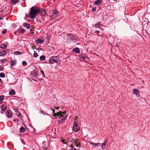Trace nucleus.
I'll return each mask as SVG.
<instances>
[{
    "label": "nucleus",
    "instance_id": "obj_51",
    "mask_svg": "<svg viewBox=\"0 0 150 150\" xmlns=\"http://www.w3.org/2000/svg\"><path fill=\"white\" fill-rule=\"evenodd\" d=\"M68 35L71 36V34H69Z\"/></svg>",
    "mask_w": 150,
    "mask_h": 150
},
{
    "label": "nucleus",
    "instance_id": "obj_57",
    "mask_svg": "<svg viewBox=\"0 0 150 150\" xmlns=\"http://www.w3.org/2000/svg\"><path fill=\"white\" fill-rule=\"evenodd\" d=\"M76 146L77 147L78 146L77 145Z\"/></svg>",
    "mask_w": 150,
    "mask_h": 150
},
{
    "label": "nucleus",
    "instance_id": "obj_16",
    "mask_svg": "<svg viewBox=\"0 0 150 150\" xmlns=\"http://www.w3.org/2000/svg\"><path fill=\"white\" fill-rule=\"evenodd\" d=\"M102 2V1H100V0H97L95 2L94 4H95L97 6H99Z\"/></svg>",
    "mask_w": 150,
    "mask_h": 150
},
{
    "label": "nucleus",
    "instance_id": "obj_27",
    "mask_svg": "<svg viewBox=\"0 0 150 150\" xmlns=\"http://www.w3.org/2000/svg\"><path fill=\"white\" fill-rule=\"evenodd\" d=\"M1 110L4 111H5L6 109V108L3 105H1Z\"/></svg>",
    "mask_w": 150,
    "mask_h": 150
},
{
    "label": "nucleus",
    "instance_id": "obj_29",
    "mask_svg": "<svg viewBox=\"0 0 150 150\" xmlns=\"http://www.w3.org/2000/svg\"><path fill=\"white\" fill-rule=\"evenodd\" d=\"M57 116L59 118H60L63 116V115H62V114L60 113V111H59L58 113H57Z\"/></svg>",
    "mask_w": 150,
    "mask_h": 150
},
{
    "label": "nucleus",
    "instance_id": "obj_56",
    "mask_svg": "<svg viewBox=\"0 0 150 150\" xmlns=\"http://www.w3.org/2000/svg\"><path fill=\"white\" fill-rule=\"evenodd\" d=\"M41 112L43 113H44L43 112V111H41Z\"/></svg>",
    "mask_w": 150,
    "mask_h": 150
},
{
    "label": "nucleus",
    "instance_id": "obj_1",
    "mask_svg": "<svg viewBox=\"0 0 150 150\" xmlns=\"http://www.w3.org/2000/svg\"><path fill=\"white\" fill-rule=\"evenodd\" d=\"M40 10L37 7L33 6L30 8V11L29 12V16L30 18L34 19L35 18L36 15L40 12Z\"/></svg>",
    "mask_w": 150,
    "mask_h": 150
},
{
    "label": "nucleus",
    "instance_id": "obj_13",
    "mask_svg": "<svg viewBox=\"0 0 150 150\" xmlns=\"http://www.w3.org/2000/svg\"><path fill=\"white\" fill-rule=\"evenodd\" d=\"M38 76L37 74H33V72H31L30 74V77L32 78H37Z\"/></svg>",
    "mask_w": 150,
    "mask_h": 150
},
{
    "label": "nucleus",
    "instance_id": "obj_53",
    "mask_svg": "<svg viewBox=\"0 0 150 150\" xmlns=\"http://www.w3.org/2000/svg\"><path fill=\"white\" fill-rule=\"evenodd\" d=\"M43 75V76H42V77H43V76H45V75Z\"/></svg>",
    "mask_w": 150,
    "mask_h": 150
},
{
    "label": "nucleus",
    "instance_id": "obj_25",
    "mask_svg": "<svg viewBox=\"0 0 150 150\" xmlns=\"http://www.w3.org/2000/svg\"><path fill=\"white\" fill-rule=\"evenodd\" d=\"M45 59V57L44 55H42L40 57V59L41 61L44 60Z\"/></svg>",
    "mask_w": 150,
    "mask_h": 150
},
{
    "label": "nucleus",
    "instance_id": "obj_9",
    "mask_svg": "<svg viewBox=\"0 0 150 150\" xmlns=\"http://www.w3.org/2000/svg\"><path fill=\"white\" fill-rule=\"evenodd\" d=\"M94 26L95 28H101L103 26L100 24V23L98 22L95 24Z\"/></svg>",
    "mask_w": 150,
    "mask_h": 150
},
{
    "label": "nucleus",
    "instance_id": "obj_8",
    "mask_svg": "<svg viewBox=\"0 0 150 150\" xmlns=\"http://www.w3.org/2000/svg\"><path fill=\"white\" fill-rule=\"evenodd\" d=\"M7 116L8 117L10 118L12 117V113L10 110H8L6 111Z\"/></svg>",
    "mask_w": 150,
    "mask_h": 150
},
{
    "label": "nucleus",
    "instance_id": "obj_20",
    "mask_svg": "<svg viewBox=\"0 0 150 150\" xmlns=\"http://www.w3.org/2000/svg\"><path fill=\"white\" fill-rule=\"evenodd\" d=\"M20 131L21 132L23 133L25 132V129L23 127L21 126L20 129Z\"/></svg>",
    "mask_w": 150,
    "mask_h": 150
},
{
    "label": "nucleus",
    "instance_id": "obj_36",
    "mask_svg": "<svg viewBox=\"0 0 150 150\" xmlns=\"http://www.w3.org/2000/svg\"><path fill=\"white\" fill-rule=\"evenodd\" d=\"M16 114V115L17 116H18V117H19V115H20L21 114L19 112H17Z\"/></svg>",
    "mask_w": 150,
    "mask_h": 150
},
{
    "label": "nucleus",
    "instance_id": "obj_49",
    "mask_svg": "<svg viewBox=\"0 0 150 150\" xmlns=\"http://www.w3.org/2000/svg\"><path fill=\"white\" fill-rule=\"evenodd\" d=\"M16 120V119L13 120V121H15Z\"/></svg>",
    "mask_w": 150,
    "mask_h": 150
},
{
    "label": "nucleus",
    "instance_id": "obj_31",
    "mask_svg": "<svg viewBox=\"0 0 150 150\" xmlns=\"http://www.w3.org/2000/svg\"><path fill=\"white\" fill-rule=\"evenodd\" d=\"M38 56V54L36 52H34L33 54V57H37Z\"/></svg>",
    "mask_w": 150,
    "mask_h": 150
},
{
    "label": "nucleus",
    "instance_id": "obj_32",
    "mask_svg": "<svg viewBox=\"0 0 150 150\" xmlns=\"http://www.w3.org/2000/svg\"><path fill=\"white\" fill-rule=\"evenodd\" d=\"M4 99V96H0V101H1L3 100Z\"/></svg>",
    "mask_w": 150,
    "mask_h": 150
},
{
    "label": "nucleus",
    "instance_id": "obj_3",
    "mask_svg": "<svg viewBox=\"0 0 150 150\" xmlns=\"http://www.w3.org/2000/svg\"><path fill=\"white\" fill-rule=\"evenodd\" d=\"M59 61V58L57 56H52L49 59L50 62L52 64L54 63H57Z\"/></svg>",
    "mask_w": 150,
    "mask_h": 150
},
{
    "label": "nucleus",
    "instance_id": "obj_55",
    "mask_svg": "<svg viewBox=\"0 0 150 150\" xmlns=\"http://www.w3.org/2000/svg\"><path fill=\"white\" fill-rule=\"evenodd\" d=\"M117 0H113V1H117Z\"/></svg>",
    "mask_w": 150,
    "mask_h": 150
},
{
    "label": "nucleus",
    "instance_id": "obj_52",
    "mask_svg": "<svg viewBox=\"0 0 150 150\" xmlns=\"http://www.w3.org/2000/svg\"><path fill=\"white\" fill-rule=\"evenodd\" d=\"M43 75V76H42V77H43V76H45V75Z\"/></svg>",
    "mask_w": 150,
    "mask_h": 150
},
{
    "label": "nucleus",
    "instance_id": "obj_40",
    "mask_svg": "<svg viewBox=\"0 0 150 150\" xmlns=\"http://www.w3.org/2000/svg\"><path fill=\"white\" fill-rule=\"evenodd\" d=\"M61 141L64 144H67L65 142H64V141L63 140H62Z\"/></svg>",
    "mask_w": 150,
    "mask_h": 150
},
{
    "label": "nucleus",
    "instance_id": "obj_6",
    "mask_svg": "<svg viewBox=\"0 0 150 150\" xmlns=\"http://www.w3.org/2000/svg\"><path fill=\"white\" fill-rule=\"evenodd\" d=\"M132 91L133 93L136 96L139 97L140 96L139 91L138 89L134 88L133 89Z\"/></svg>",
    "mask_w": 150,
    "mask_h": 150
},
{
    "label": "nucleus",
    "instance_id": "obj_48",
    "mask_svg": "<svg viewBox=\"0 0 150 150\" xmlns=\"http://www.w3.org/2000/svg\"><path fill=\"white\" fill-rule=\"evenodd\" d=\"M3 19V18H0V20H2Z\"/></svg>",
    "mask_w": 150,
    "mask_h": 150
},
{
    "label": "nucleus",
    "instance_id": "obj_15",
    "mask_svg": "<svg viewBox=\"0 0 150 150\" xmlns=\"http://www.w3.org/2000/svg\"><path fill=\"white\" fill-rule=\"evenodd\" d=\"M19 0H13L10 1V3L12 4H15L16 3L19 2Z\"/></svg>",
    "mask_w": 150,
    "mask_h": 150
},
{
    "label": "nucleus",
    "instance_id": "obj_37",
    "mask_svg": "<svg viewBox=\"0 0 150 150\" xmlns=\"http://www.w3.org/2000/svg\"><path fill=\"white\" fill-rule=\"evenodd\" d=\"M60 113H61V114H62V115H64L66 113V112H61V111H60Z\"/></svg>",
    "mask_w": 150,
    "mask_h": 150
},
{
    "label": "nucleus",
    "instance_id": "obj_50",
    "mask_svg": "<svg viewBox=\"0 0 150 150\" xmlns=\"http://www.w3.org/2000/svg\"><path fill=\"white\" fill-rule=\"evenodd\" d=\"M18 110H15V111H16V112H18Z\"/></svg>",
    "mask_w": 150,
    "mask_h": 150
},
{
    "label": "nucleus",
    "instance_id": "obj_10",
    "mask_svg": "<svg viewBox=\"0 0 150 150\" xmlns=\"http://www.w3.org/2000/svg\"><path fill=\"white\" fill-rule=\"evenodd\" d=\"M107 142L106 140H105L104 141L103 143H102L101 144V148L102 149H105L106 148V144H107Z\"/></svg>",
    "mask_w": 150,
    "mask_h": 150
},
{
    "label": "nucleus",
    "instance_id": "obj_35",
    "mask_svg": "<svg viewBox=\"0 0 150 150\" xmlns=\"http://www.w3.org/2000/svg\"><path fill=\"white\" fill-rule=\"evenodd\" d=\"M80 58L83 59L84 60L85 59V57H84V56L82 55H81L79 56Z\"/></svg>",
    "mask_w": 150,
    "mask_h": 150
},
{
    "label": "nucleus",
    "instance_id": "obj_17",
    "mask_svg": "<svg viewBox=\"0 0 150 150\" xmlns=\"http://www.w3.org/2000/svg\"><path fill=\"white\" fill-rule=\"evenodd\" d=\"M38 69L36 68H35V69H34L33 71H31V72H33V73L34 74H37L38 75Z\"/></svg>",
    "mask_w": 150,
    "mask_h": 150
},
{
    "label": "nucleus",
    "instance_id": "obj_5",
    "mask_svg": "<svg viewBox=\"0 0 150 150\" xmlns=\"http://www.w3.org/2000/svg\"><path fill=\"white\" fill-rule=\"evenodd\" d=\"M52 18H55L58 15L59 12L57 10H54L52 11Z\"/></svg>",
    "mask_w": 150,
    "mask_h": 150
},
{
    "label": "nucleus",
    "instance_id": "obj_11",
    "mask_svg": "<svg viewBox=\"0 0 150 150\" xmlns=\"http://www.w3.org/2000/svg\"><path fill=\"white\" fill-rule=\"evenodd\" d=\"M23 25L25 27L27 28L28 29H29L30 28V24L27 23H24L23 24Z\"/></svg>",
    "mask_w": 150,
    "mask_h": 150
},
{
    "label": "nucleus",
    "instance_id": "obj_38",
    "mask_svg": "<svg viewBox=\"0 0 150 150\" xmlns=\"http://www.w3.org/2000/svg\"><path fill=\"white\" fill-rule=\"evenodd\" d=\"M92 10L93 11H96V8H93Z\"/></svg>",
    "mask_w": 150,
    "mask_h": 150
},
{
    "label": "nucleus",
    "instance_id": "obj_24",
    "mask_svg": "<svg viewBox=\"0 0 150 150\" xmlns=\"http://www.w3.org/2000/svg\"><path fill=\"white\" fill-rule=\"evenodd\" d=\"M11 63L12 66L15 65L16 64V60H13L11 61Z\"/></svg>",
    "mask_w": 150,
    "mask_h": 150
},
{
    "label": "nucleus",
    "instance_id": "obj_4",
    "mask_svg": "<svg viewBox=\"0 0 150 150\" xmlns=\"http://www.w3.org/2000/svg\"><path fill=\"white\" fill-rule=\"evenodd\" d=\"M42 147L43 149L47 150L49 148V144L48 143L46 142H43Z\"/></svg>",
    "mask_w": 150,
    "mask_h": 150
},
{
    "label": "nucleus",
    "instance_id": "obj_30",
    "mask_svg": "<svg viewBox=\"0 0 150 150\" xmlns=\"http://www.w3.org/2000/svg\"><path fill=\"white\" fill-rule=\"evenodd\" d=\"M5 76V75L3 73H0V77L1 78H4Z\"/></svg>",
    "mask_w": 150,
    "mask_h": 150
},
{
    "label": "nucleus",
    "instance_id": "obj_7",
    "mask_svg": "<svg viewBox=\"0 0 150 150\" xmlns=\"http://www.w3.org/2000/svg\"><path fill=\"white\" fill-rule=\"evenodd\" d=\"M67 115H66L63 118L60 119L58 121V122L59 124H61L62 123L64 122V121H65L67 119Z\"/></svg>",
    "mask_w": 150,
    "mask_h": 150
},
{
    "label": "nucleus",
    "instance_id": "obj_42",
    "mask_svg": "<svg viewBox=\"0 0 150 150\" xmlns=\"http://www.w3.org/2000/svg\"><path fill=\"white\" fill-rule=\"evenodd\" d=\"M53 113L54 114V115H53L54 117H56V116H57V114L55 113Z\"/></svg>",
    "mask_w": 150,
    "mask_h": 150
},
{
    "label": "nucleus",
    "instance_id": "obj_41",
    "mask_svg": "<svg viewBox=\"0 0 150 150\" xmlns=\"http://www.w3.org/2000/svg\"><path fill=\"white\" fill-rule=\"evenodd\" d=\"M94 33H98V35L99 36V31H97V30H96L95 31V32H94Z\"/></svg>",
    "mask_w": 150,
    "mask_h": 150
},
{
    "label": "nucleus",
    "instance_id": "obj_23",
    "mask_svg": "<svg viewBox=\"0 0 150 150\" xmlns=\"http://www.w3.org/2000/svg\"><path fill=\"white\" fill-rule=\"evenodd\" d=\"M25 31V30L23 29H21L18 30V33H23Z\"/></svg>",
    "mask_w": 150,
    "mask_h": 150
},
{
    "label": "nucleus",
    "instance_id": "obj_28",
    "mask_svg": "<svg viewBox=\"0 0 150 150\" xmlns=\"http://www.w3.org/2000/svg\"><path fill=\"white\" fill-rule=\"evenodd\" d=\"M1 62L2 63H5L7 62V60L6 59H1Z\"/></svg>",
    "mask_w": 150,
    "mask_h": 150
},
{
    "label": "nucleus",
    "instance_id": "obj_18",
    "mask_svg": "<svg viewBox=\"0 0 150 150\" xmlns=\"http://www.w3.org/2000/svg\"><path fill=\"white\" fill-rule=\"evenodd\" d=\"M15 94L16 92L13 89H12L9 93V94L10 95H14Z\"/></svg>",
    "mask_w": 150,
    "mask_h": 150
},
{
    "label": "nucleus",
    "instance_id": "obj_12",
    "mask_svg": "<svg viewBox=\"0 0 150 150\" xmlns=\"http://www.w3.org/2000/svg\"><path fill=\"white\" fill-rule=\"evenodd\" d=\"M73 50L76 53L79 54L80 52V49L78 47H76L74 48Z\"/></svg>",
    "mask_w": 150,
    "mask_h": 150
},
{
    "label": "nucleus",
    "instance_id": "obj_54",
    "mask_svg": "<svg viewBox=\"0 0 150 150\" xmlns=\"http://www.w3.org/2000/svg\"><path fill=\"white\" fill-rule=\"evenodd\" d=\"M17 120L18 121H19V119H17V120Z\"/></svg>",
    "mask_w": 150,
    "mask_h": 150
},
{
    "label": "nucleus",
    "instance_id": "obj_22",
    "mask_svg": "<svg viewBox=\"0 0 150 150\" xmlns=\"http://www.w3.org/2000/svg\"><path fill=\"white\" fill-rule=\"evenodd\" d=\"M7 47V46L6 45H5L4 44H3L1 45L0 46V47L2 49H4L6 48Z\"/></svg>",
    "mask_w": 150,
    "mask_h": 150
},
{
    "label": "nucleus",
    "instance_id": "obj_43",
    "mask_svg": "<svg viewBox=\"0 0 150 150\" xmlns=\"http://www.w3.org/2000/svg\"><path fill=\"white\" fill-rule=\"evenodd\" d=\"M51 109V110H52V113H54L55 111H54V109H52V108H51V109Z\"/></svg>",
    "mask_w": 150,
    "mask_h": 150
},
{
    "label": "nucleus",
    "instance_id": "obj_21",
    "mask_svg": "<svg viewBox=\"0 0 150 150\" xmlns=\"http://www.w3.org/2000/svg\"><path fill=\"white\" fill-rule=\"evenodd\" d=\"M36 42L38 43L41 44L43 42V41L41 39H38L37 40V41H36Z\"/></svg>",
    "mask_w": 150,
    "mask_h": 150
},
{
    "label": "nucleus",
    "instance_id": "obj_39",
    "mask_svg": "<svg viewBox=\"0 0 150 150\" xmlns=\"http://www.w3.org/2000/svg\"><path fill=\"white\" fill-rule=\"evenodd\" d=\"M3 67L2 66H0V71H1L3 70Z\"/></svg>",
    "mask_w": 150,
    "mask_h": 150
},
{
    "label": "nucleus",
    "instance_id": "obj_33",
    "mask_svg": "<svg viewBox=\"0 0 150 150\" xmlns=\"http://www.w3.org/2000/svg\"><path fill=\"white\" fill-rule=\"evenodd\" d=\"M22 64L23 66H26L27 65V63L25 61H23L22 62Z\"/></svg>",
    "mask_w": 150,
    "mask_h": 150
},
{
    "label": "nucleus",
    "instance_id": "obj_46",
    "mask_svg": "<svg viewBox=\"0 0 150 150\" xmlns=\"http://www.w3.org/2000/svg\"><path fill=\"white\" fill-rule=\"evenodd\" d=\"M42 73V75H44V72L43 71H41Z\"/></svg>",
    "mask_w": 150,
    "mask_h": 150
},
{
    "label": "nucleus",
    "instance_id": "obj_47",
    "mask_svg": "<svg viewBox=\"0 0 150 150\" xmlns=\"http://www.w3.org/2000/svg\"><path fill=\"white\" fill-rule=\"evenodd\" d=\"M42 11H44V12H45V10H42Z\"/></svg>",
    "mask_w": 150,
    "mask_h": 150
},
{
    "label": "nucleus",
    "instance_id": "obj_2",
    "mask_svg": "<svg viewBox=\"0 0 150 150\" xmlns=\"http://www.w3.org/2000/svg\"><path fill=\"white\" fill-rule=\"evenodd\" d=\"M78 120L76 119H74V121L73 123V130L75 132H78L80 129V128L78 126Z\"/></svg>",
    "mask_w": 150,
    "mask_h": 150
},
{
    "label": "nucleus",
    "instance_id": "obj_44",
    "mask_svg": "<svg viewBox=\"0 0 150 150\" xmlns=\"http://www.w3.org/2000/svg\"><path fill=\"white\" fill-rule=\"evenodd\" d=\"M54 108H55L57 110H58L59 108V107H56L55 106L54 107Z\"/></svg>",
    "mask_w": 150,
    "mask_h": 150
},
{
    "label": "nucleus",
    "instance_id": "obj_34",
    "mask_svg": "<svg viewBox=\"0 0 150 150\" xmlns=\"http://www.w3.org/2000/svg\"><path fill=\"white\" fill-rule=\"evenodd\" d=\"M7 32V30L6 29H4L2 31V33L3 34H4Z\"/></svg>",
    "mask_w": 150,
    "mask_h": 150
},
{
    "label": "nucleus",
    "instance_id": "obj_26",
    "mask_svg": "<svg viewBox=\"0 0 150 150\" xmlns=\"http://www.w3.org/2000/svg\"><path fill=\"white\" fill-rule=\"evenodd\" d=\"M13 54L16 55H18L21 54H22L20 51H15L13 53Z\"/></svg>",
    "mask_w": 150,
    "mask_h": 150
},
{
    "label": "nucleus",
    "instance_id": "obj_45",
    "mask_svg": "<svg viewBox=\"0 0 150 150\" xmlns=\"http://www.w3.org/2000/svg\"><path fill=\"white\" fill-rule=\"evenodd\" d=\"M37 50H42V49L40 48H39L37 49Z\"/></svg>",
    "mask_w": 150,
    "mask_h": 150
},
{
    "label": "nucleus",
    "instance_id": "obj_14",
    "mask_svg": "<svg viewBox=\"0 0 150 150\" xmlns=\"http://www.w3.org/2000/svg\"><path fill=\"white\" fill-rule=\"evenodd\" d=\"M7 52L6 50H3L0 52V56H4L6 53Z\"/></svg>",
    "mask_w": 150,
    "mask_h": 150
},
{
    "label": "nucleus",
    "instance_id": "obj_19",
    "mask_svg": "<svg viewBox=\"0 0 150 150\" xmlns=\"http://www.w3.org/2000/svg\"><path fill=\"white\" fill-rule=\"evenodd\" d=\"M89 144L92 145V146H98L100 144L99 143H95L93 142H89Z\"/></svg>",
    "mask_w": 150,
    "mask_h": 150
}]
</instances>
